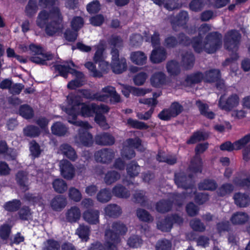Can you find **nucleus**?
Masks as SVG:
<instances>
[{"label": "nucleus", "mask_w": 250, "mask_h": 250, "mask_svg": "<svg viewBox=\"0 0 250 250\" xmlns=\"http://www.w3.org/2000/svg\"><path fill=\"white\" fill-rule=\"evenodd\" d=\"M205 3L203 0H192L189 4L190 10L194 12L201 11L205 6Z\"/></svg>", "instance_id": "052dcab7"}, {"label": "nucleus", "mask_w": 250, "mask_h": 250, "mask_svg": "<svg viewBox=\"0 0 250 250\" xmlns=\"http://www.w3.org/2000/svg\"><path fill=\"white\" fill-rule=\"evenodd\" d=\"M112 198L110 190L107 188L101 189L97 194L96 199L101 203L104 204L108 202Z\"/></svg>", "instance_id": "c9c22d12"}, {"label": "nucleus", "mask_w": 250, "mask_h": 250, "mask_svg": "<svg viewBox=\"0 0 250 250\" xmlns=\"http://www.w3.org/2000/svg\"><path fill=\"white\" fill-rule=\"evenodd\" d=\"M172 226L171 220L168 217L159 222L157 224L158 228L163 231H169L172 228Z\"/></svg>", "instance_id": "bf43d9fd"}, {"label": "nucleus", "mask_w": 250, "mask_h": 250, "mask_svg": "<svg viewBox=\"0 0 250 250\" xmlns=\"http://www.w3.org/2000/svg\"><path fill=\"white\" fill-rule=\"evenodd\" d=\"M20 114L26 119L32 118L34 116V111L28 105L24 104L20 107Z\"/></svg>", "instance_id": "49530a36"}, {"label": "nucleus", "mask_w": 250, "mask_h": 250, "mask_svg": "<svg viewBox=\"0 0 250 250\" xmlns=\"http://www.w3.org/2000/svg\"><path fill=\"white\" fill-rule=\"evenodd\" d=\"M23 132L24 135L27 136L35 137L39 136L41 131L38 127L34 125H29L24 128Z\"/></svg>", "instance_id": "4d7b16f0"}, {"label": "nucleus", "mask_w": 250, "mask_h": 250, "mask_svg": "<svg viewBox=\"0 0 250 250\" xmlns=\"http://www.w3.org/2000/svg\"><path fill=\"white\" fill-rule=\"evenodd\" d=\"M115 88L111 86H107L97 92V101L104 102L110 97L114 92Z\"/></svg>", "instance_id": "7c9ffc66"}, {"label": "nucleus", "mask_w": 250, "mask_h": 250, "mask_svg": "<svg viewBox=\"0 0 250 250\" xmlns=\"http://www.w3.org/2000/svg\"><path fill=\"white\" fill-rule=\"evenodd\" d=\"M175 183L179 188H182L184 189L189 188L191 192L194 193L195 189L193 188V184L190 175L188 177L186 176L184 172H179L175 175Z\"/></svg>", "instance_id": "9b49d317"}, {"label": "nucleus", "mask_w": 250, "mask_h": 250, "mask_svg": "<svg viewBox=\"0 0 250 250\" xmlns=\"http://www.w3.org/2000/svg\"><path fill=\"white\" fill-rule=\"evenodd\" d=\"M239 104V96L236 94H233L227 98H225L224 96H221L219 101L218 106L222 110L230 111L237 107Z\"/></svg>", "instance_id": "6e6552de"}, {"label": "nucleus", "mask_w": 250, "mask_h": 250, "mask_svg": "<svg viewBox=\"0 0 250 250\" xmlns=\"http://www.w3.org/2000/svg\"><path fill=\"white\" fill-rule=\"evenodd\" d=\"M112 191L115 196L120 198H127L130 195L129 191L121 184H118L114 187Z\"/></svg>", "instance_id": "cd10ccee"}, {"label": "nucleus", "mask_w": 250, "mask_h": 250, "mask_svg": "<svg viewBox=\"0 0 250 250\" xmlns=\"http://www.w3.org/2000/svg\"><path fill=\"white\" fill-rule=\"evenodd\" d=\"M204 78L202 73L196 72L191 74L187 77L186 82L190 84H195L201 82Z\"/></svg>", "instance_id": "864d4df0"}, {"label": "nucleus", "mask_w": 250, "mask_h": 250, "mask_svg": "<svg viewBox=\"0 0 250 250\" xmlns=\"http://www.w3.org/2000/svg\"><path fill=\"white\" fill-rule=\"evenodd\" d=\"M157 160L160 162H166L169 165H173L177 162V158L175 156L166 155L163 152H159Z\"/></svg>", "instance_id": "37998d69"}, {"label": "nucleus", "mask_w": 250, "mask_h": 250, "mask_svg": "<svg viewBox=\"0 0 250 250\" xmlns=\"http://www.w3.org/2000/svg\"><path fill=\"white\" fill-rule=\"evenodd\" d=\"M181 65L186 70L192 69L195 63V57L191 52H184L181 55Z\"/></svg>", "instance_id": "2eb2a0df"}, {"label": "nucleus", "mask_w": 250, "mask_h": 250, "mask_svg": "<svg viewBox=\"0 0 250 250\" xmlns=\"http://www.w3.org/2000/svg\"><path fill=\"white\" fill-rule=\"evenodd\" d=\"M60 245L59 243L53 239H48L43 243V250H59Z\"/></svg>", "instance_id": "6e6d98bb"}, {"label": "nucleus", "mask_w": 250, "mask_h": 250, "mask_svg": "<svg viewBox=\"0 0 250 250\" xmlns=\"http://www.w3.org/2000/svg\"><path fill=\"white\" fill-rule=\"evenodd\" d=\"M95 142L99 145L111 146L115 143V138L109 133H104L96 136Z\"/></svg>", "instance_id": "412c9836"}, {"label": "nucleus", "mask_w": 250, "mask_h": 250, "mask_svg": "<svg viewBox=\"0 0 250 250\" xmlns=\"http://www.w3.org/2000/svg\"><path fill=\"white\" fill-rule=\"evenodd\" d=\"M235 204L239 207H245L250 203V198L245 193L240 192L235 193L233 196Z\"/></svg>", "instance_id": "c85d7f7f"}, {"label": "nucleus", "mask_w": 250, "mask_h": 250, "mask_svg": "<svg viewBox=\"0 0 250 250\" xmlns=\"http://www.w3.org/2000/svg\"><path fill=\"white\" fill-rule=\"evenodd\" d=\"M81 212L80 208L73 206L67 209L65 213V218L67 222L75 223L77 222L81 218Z\"/></svg>", "instance_id": "4be33fe9"}, {"label": "nucleus", "mask_w": 250, "mask_h": 250, "mask_svg": "<svg viewBox=\"0 0 250 250\" xmlns=\"http://www.w3.org/2000/svg\"><path fill=\"white\" fill-rule=\"evenodd\" d=\"M189 20L188 12L186 11H180L176 17L171 18V24L174 30L177 31V27L185 25Z\"/></svg>", "instance_id": "f8f14e48"}, {"label": "nucleus", "mask_w": 250, "mask_h": 250, "mask_svg": "<svg viewBox=\"0 0 250 250\" xmlns=\"http://www.w3.org/2000/svg\"><path fill=\"white\" fill-rule=\"evenodd\" d=\"M241 35L236 30L232 29L228 31L224 35V41H240Z\"/></svg>", "instance_id": "8fccbe9b"}, {"label": "nucleus", "mask_w": 250, "mask_h": 250, "mask_svg": "<svg viewBox=\"0 0 250 250\" xmlns=\"http://www.w3.org/2000/svg\"><path fill=\"white\" fill-rule=\"evenodd\" d=\"M166 68L168 73L172 76H176L181 72L179 62L175 60H171L167 62Z\"/></svg>", "instance_id": "2f4dec72"}, {"label": "nucleus", "mask_w": 250, "mask_h": 250, "mask_svg": "<svg viewBox=\"0 0 250 250\" xmlns=\"http://www.w3.org/2000/svg\"><path fill=\"white\" fill-rule=\"evenodd\" d=\"M100 211L97 209H88L83 212V217L90 224L96 225L99 223Z\"/></svg>", "instance_id": "dca6fc26"}, {"label": "nucleus", "mask_w": 250, "mask_h": 250, "mask_svg": "<svg viewBox=\"0 0 250 250\" xmlns=\"http://www.w3.org/2000/svg\"><path fill=\"white\" fill-rule=\"evenodd\" d=\"M196 104L198 107L201 114L210 119L214 118V114L212 111H208V104L203 103L200 101H196Z\"/></svg>", "instance_id": "ea45409f"}, {"label": "nucleus", "mask_w": 250, "mask_h": 250, "mask_svg": "<svg viewBox=\"0 0 250 250\" xmlns=\"http://www.w3.org/2000/svg\"><path fill=\"white\" fill-rule=\"evenodd\" d=\"M68 121L70 123L80 127L78 134L75 137V143L84 146L91 145L93 143L92 136L87 130L91 128L90 125L87 122L71 121L70 119Z\"/></svg>", "instance_id": "39448f33"}, {"label": "nucleus", "mask_w": 250, "mask_h": 250, "mask_svg": "<svg viewBox=\"0 0 250 250\" xmlns=\"http://www.w3.org/2000/svg\"><path fill=\"white\" fill-rule=\"evenodd\" d=\"M171 207L170 201L163 200L158 202L156 205V210L161 213H165L170 210Z\"/></svg>", "instance_id": "a18cd8bd"}, {"label": "nucleus", "mask_w": 250, "mask_h": 250, "mask_svg": "<svg viewBox=\"0 0 250 250\" xmlns=\"http://www.w3.org/2000/svg\"><path fill=\"white\" fill-rule=\"evenodd\" d=\"M126 171L130 177H134L138 176L140 172L141 167L136 162L132 161L127 165Z\"/></svg>", "instance_id": "58836bf2"}, {"label": "nucleus", "mask_w": 250, "mask_h": 250, "mask_svg": "<svg viewBox=\"0 0 250 250\" xmlns=\"http://www.w3.org/2000/svg\"><path fill=\"white\" fill-rule=\"evenodd\" d=\"M62 16L58 7H53L49 11L42 10L37 17L36 23L41 29H44L45 33L52 36L61 29V23Z\"/></svg>", "instance_id": "f257e3e1"}, {"label": "nucleus", "mask_w": 250, "mask_h": 250, "mask_svg": "<svg viewBox=\"0 0 250 250\" xmlns=\"http://www.w3.org/2000/svg\"><path fill=\"white\" fill-rule=\"evenodd\" d=\"M29 49L34 55H40L44 56L47 60H52L54 56L50 52H46L41 46L34 44H31L29 47Z\"/></svg>", "instance_id": "393cba45"}, {"label": "nucleus", "mask_w": 250, "mask_h": 250, "mask_svg": "<svg viewBox=\"0 0 250 250\" xmlns=\"http://www.w3.org/2000/svg\"><path fill=\"white\" fill-rule=\"evenodd\" d=\"M115 157V152L111 148H104L96 151L94 155L95 161L103 164L110 163Z\"/></svg>", "instance_id": "1a4fd4ad"}, {"label": "nucleus", "mask_w": 250, "mask_h": 250, "mask_svg": "<svg viewBox=\"0 0 250 250\" xmlns=\"http://www.w3.org/2000/svg\"><path fill=\"white\" fill-rule=\"evenodd\" d=\"M21 206V203L20 200H14L12 201L7 203L4 205V208L9 211H15L20 208Z\"/></svg>", "instance_id": "e2e57ef3"}, {"label": "nucleus", "mask_w": 250, "mask_h": 250, "mask_svg": "<svg viewBox=\"0 0 250 250\" xmlns=\"http://www.w3.org/2000/svg\"><path fill=\"white\" fill-rule=\"evenodd\" d=\"M135 201L142 205H145L147 200L145 192L143 190H137L133 194Z\"/></svg>", "instance_id": "680f3d73"}, {"label": "nucleus", "mask_w": 250, "mask_h": 250, "mask_svg": "<svg viewBox=\"0 0 250 250\" xmlns=\"http://www.w3.org/2000/svg\"><path fill=\"white\" fill-rule=\"evenodd\" d=\"M171 248V242L167 239L159 240L156 246L157 250H170Z\"/></svg>", "instance_id": "338daca9"}, {"label": "nucleus", "mask_w": 250, "mask_h": 250, "mask_svg": "<svg viewBox=\"0 0 250 250\" xmlns=\"http://www.w3.org/2000/svg\"><path fill=\"white\" fill-rule=\"evenodd\" d=\"M67 99L69 104L68 107L62 109L72 117V119L70 118H69L71 121H77L76 118L80 110L83 116H91L95 113V104H92L89 105H86L81 104L76 100L75 98L72 96L68 97Z\"/></svg>", "instance_id": "20e7f679"}, {"label": "nucleus", "mask_w": 250, "mask_h": 250, "mask_svg": "<svg viewBox=\"0 0 250 250\" xmlns=\"http://www.w3.org/2000/svg\"><path fill=\"white\" fill-rule=\"evenodd\" d=\"M127 231L126 226L120 221L112 223L111 229L105 232V247L106 250H118V246L121 242V235Z\"/></svg>", "instance_id": "7ed1b4c3"}, {"label": "nucleus", "mask_w": 250, "mask_h": 250, "mask_svg": "<svg viewBox=\"0 0 250 250\" xmlns=\"http://www.w3.org/2000/svg\"><path fill=\"white\" fill-rule=\"evenodd\" d=\"M16 181L21 188L25 191L28 189V180L27 174L23 171H19L16 174Z\"/></svg>", "instance_id": "f704fd0d"}, {"label": "nucleus", "mask_w": 250, "mask_h": 250, "mask_svg": "<svg viewBox=\"0 0 250 250\" xmlns=\"http://www.w3.org/2000/svg\"><path fill=\"white\" fill-rule=\"evenodd\" d=\"M217 183L212 179H206L199 184L200 190H214L217 187Z\"/></svg>", "instance_id": "e433bc0d"}, {"label": "nucleus", "mask_w": 250, "mask_h": 250, "mask_svg": "<svg viewBox=\"0 0 250 250\" xmlns=\"http://www.w3.org/2000/svg\"><path fill=\"white\" fill-rule=\"evenodd\" d=\"M6 153L9 159L15 160L16 157L15 152L8 148L6 143L5 141H0V153Z\"/></svg>", "instance_id": "3c124183"}, {"label": "nucleus", "mask_w": 250, "mask_h": 250, "mask_svg": "<svg viewBox=\"0 0 250 250\" xmlns=\"http://www.w3.org/2000/svg\"><path fill=\"white\" fill-rule=\"evenodd\" d=\"M151 84L155 87L167 83L166 74L162 72H157L153 74L150 79Z\"/></svg>", "instance_id": "5701e85b"}, {"label": "nucleus", "mask_w": 250, "mask_h": 250, "mask_svg": "<svg viewBox=\"0 0 250 250\" xmlns=\"http://www.w3.org/2000/svg\"><path fill=\"white\" fill-rule=\"evenodd\" d=\"M69 198L76 202H80L82 199V194L81 191L74 187H70L68 190Z\"/></svg>", "instance_id": "603ef678"}, {"label": "nucleus", "mask_w": 250, "mask_h": 250, "mask_svg": "<svg viewBox=\"0 0 250 250\" xmlns=\"http://www.w3.org/2000/svg\"><path fill=\"white\" fill-rule=\"evenodd\" d=\"M126 125L133 128L138 129H146L148 126L145 123L129 118L127 120Z\"/></svg>", "instance_id": "de8ad7c7"}, {"label": "nucleus", "mask_w": 250, "mask_h": 250, "mask_svg": "<svg viewBox=\"0 0 250 250\" xmlns=\"http://www.w3.org/2000/svg\"><path fill=\"white\" fill-rule=\"evenodd\" d=\"M208 147V143L200 144L196 146L195 148V156L191 160V164L189 167V169L190 171L194 173L201 172L202 162L199 154L204 152Z\"/></svg>", "instance_id": "0eeeda50"}, {"label": "nucleus", "mask_w": 250, "mask_h": 250, "mask_svg": "<svg viewBox=\"0 0 250 250\" xmlns=\"http://www.w3.org/2000/svg\"><path fill=\"white\" fill-rule=\"evenodd\" d=\"M105 215L111 218H117L122 213L121 208L116 204H110L104 209Z\"/></svg>", "instance_id": "aec40b11"}, {"label": "nucleus", "mask_w": 250, "mask_h": 250, "mask_svg": "<svg viewBox=\"0 0 250 250\" xmlns=\"http://www.w3.org/2000/svg\"><path fill=\"white\" fill-rule=\"evenodd\" d=\"M208 137V134L207 132L197 131L193 133L187 143L188 144H195L198 142L206 140Z\"/></svg>", "instance_id": "4c0bfd02"}, {"label": "nucleus", "mask_w": 250, "mask_h": 250, "mask_svg": "<svg viewBox=\"0 0 250 250\" xmlns=\"http://www.w3.org/2000/svg\"><path fill=\"white\" fill-rule=\"evenodd\" d=\"M59 168L61 176L66 180H72L75 175L73 165L67 160L62 159L59 162Z\"/></svg>", "instance_id": "9d476101"}, {"label": "nucleus", "mask_w": 250, "mask_h": 250, "mask_svg": "<svg viewBox=\"0 0 250 250\" xmlns=\"http://www.w3.org/2000/svg\"><path fill=\"white\" fill-rule=\"evenodd\" d=\"M121 178L120 174L115 170H109L105 174L103 180L106 185H110L119 180Z\"/></svg>", "instance_id": "c756f323"}, {"label": "nucleus", "mask_w": 250, "mask_h": 250, "mask_svg": "<svg viewBox=\"0 0 250 250\" xmlns=\"http://www.w3.org/2000/svg\"><path fill=\"white\" fill-rule=\"evenodd\" d=\"M224 42V47L232 53V59H236L238 57L236 52L239 48L240 41H228Z\"/></svg>", "instance_id": "72a5a7b5"}, {"label": "nucleus", "mask_w": 250, "mask_h": 250, "mask_svg": "<svg viewBox=\"0 0 250 250\" xmlns=\"http://www.w3.org/2000/svg\"><path fill=\"white\" fill-rule=\"evenodd\" d=\"M76 233L81 239L86 241L89 238L90 228L84 224H81L77 229Z\"/></svg>", "instance_id": "79ce46f5"}, {"label": "nucleus", "mask_w": 250, "mask_h": 250, "mask_svg": "<svg viewBox=\"0 0 250 250\" xmlns=\"http://www.w3.org/2000/svg\"><path fill=\"white\" fill-rule=\"evenodd\" d=\"M133 148H138L141 151L144 150L141 147V141L138 138L128 139L125 142L122 151V156L127 159H131L135 156Z\"/></svg>", "instance_id": "423d86ee"}, {"label": "nucleus", "mask_w": 250, "mask_h": 250, "mask_svg": "<svg viewBox=\"0 0 250 250\" xmlns=\"http://www.w3.org/2000/svg\"><path fill=\"white\" fill-rule=\"evenodd\" d=\"M220 77L219 70L213 69L207 71L205 74V79L208 82L217 81Z\"/></svg>", "instance_id": "09e8293b"}, {"label": "nucleus", "mask_w": 250, "mask_h": 250, "mask_svg": "<svg viewBox=\"0 0 250 250\" xmlns=\"http://www.w3.org/2000/svg\"><path fill=\"white\" fill-rule=\"evenodd\" d=\"M83 18L79 16L74 17L71 21V26L75 31L80 30L83 26Z\"/></svg>", "instance_id": "0e129e2a"}, {"label": "nucleus", "mask_w": 250, "mask_h": 250, "mask_svg": "<svg viewBox=\"0 0 250 250\" xmlns=\"http://www.w3.org/2000/svg\"><path fill=\"white\" fill-rule=\"evenodd\" d=\"M38 6L35 0H30L25 7V12L28 17L34 16L37 12Z\"/></svg>", "instance_id": "5fc2aeb1"}, {"label": "nucleus", "mask_w": 250, "mask_h": 250, "mask_svg": "<svg viewBox=\"0 0 250 250\" xmlns=\"http://www.w3.org/2000/svg\"><path fill=\"white\" fill-rule=\"evenodd\" d=\"M70 73L74 74L76 76V79L70 81L67 84V87L69 89H74L83 85L84 83V78L83 74L74 69H72Z\"/></svg>", "instance_id": "6ab92c4d"}, {"label": "nucleus", "mask_w": 250, "mask_h": 250, "mask_svg": "<svg viewBox=\"0 0 250 250\" xmlns=\"http://www.w3.org/2000/svg\"><path fill=\"white\" fill-rule=\"evenodd\" d=\"M111 67L113 72L116 74H120L125 71L127 68L126 60L121 58L116 61L111 62Z\"/></svg>", "instance_id": "a878e982"}, {"label": "nucleus", "mask_w": 250, "mask_h": 250, "mask_svg": "<svg viewBox=\"0 0 250 250\" xmlns=\"http://www.w3.org/2000/svg\"><path fill=\"white\" fill-rule=\"evenodd\" d=\"M233 184L238 187L249 186L250 178L244 172L238 173L233 180Z\"/></svg>", "instance_id": "473e14b6"}, {"label": "nucleus", "mask_w": 250, "mask_h": 250, "mask_svg": "<svg viewBox=\"0 0 250 250\" xmlns=\"http://www.w3.org/2000/svg\"><path fill=\"white\" fill-rule=\"evenodd\" d=\"M55 191L59 193H64L67 189L66 183L62 179H56L52 183Z\"/></svg>", "instance_id": "a19ab883"}, {"label": "nucleus", "mask_w": 250, "mask_h": 250, "mask_svg": "<svg viewBox=\"0 0 250 250\" xmlns=\"http://www.w3.org/2000/svg\"><path fill=\"white\" fill-rule=\"evenodd\" d=\"M169 109L171 112V115L175 117L183 111V107L179 103L174 102L171 104Z\"/></svg>", "instance_id": "69168bd1"}, {"label": "nucleus", "mask_w": 250, "mask_h": 250, "mask_svg": "<svg viewBox=\"0 0 250 250\" xmlns=\"http://www.w3.org/2000/svg\"><path fill=\"white\" fill-rule=\"evenodd\" d=\"M130 58L132 62L138 65H144L147 60L146 55L143 52L139 51L132 52Z\"/></svg>", "instance_id": "bb28decb"}, {"label": "nucleus", "mask_w": 250, "mask_h": 250, "mask_svg": "<svg viewBox=\"0 0 250 250\" xmlns=\"http://www.w3.org/2000/svg\"><path fill=\"white\" fill-rule=\"evenodd\" d=\"M52 133L56 136H64L69 133L68 128L62 123L57 122L51 126Z\"/></svg>", "instance_id": "b1692460"}, {"label": "nucleus", "mask_w": 250, "mask_h": 250, "mask_svg": "<svg viewBox=\"0 0 250 250\" xmlns=\"http://www.w3.org/2000/svg\"><path fill=\"white\" fill-rule=\"evenodd\" d=\"M136 214L139 219L142 221L152 222L153 220V217L148 212L144 209H138L136 211Z\"/></svg>", "instance_id": "13d9d810"}, {"label": "nucleus", "mask_w": 250, "mask_h": 250, "mask_svg": "<svg viewBox=\"0 0 250 250\" xmlns=\"http://www.w3.org/2000/svg\"><path fill=\"white\" fill-rule=\"evenodd\" d=\"M250 216L243 211L235 212L232 214L229 220L234 225H242L246 223L249 220Z\"/></svg>", "instance_id": "f3484780"}, {"label": "nucleus", "mask_w": 250, "mask_h": 250, "mask_svg": "<svg viewBox=\"0 0 250 250\" xmlns=\"http://www.w3.org/2000/svg\"><path fill=\"white\" fill-rule=\"evenodd\" d=\"M167 56L166 49L163 47H158L151 51L149 59L152 63L158 64L164 62L167 59Z\"/></svg>", "instance_id": "4468645a"}, {"label": "nucleus", "mask_w": 250, "mask_h": 250, "mask_svg": "<svg viewBox=\"0 0 250 250\" xmlns=\"http://www.w3.org/2000/svg\"><path fill=\"white\" fill-rule=\"evenodd\" d=\"M58 153L63 155L72 161H76L78 158L75 149L71 145L67 143L62 144L59 146Z\"/></svg>", "instance_id": "ddd939ff"}, {"label": "nucleus", "mask_w": 250, "mask_h": 250, "mask_svg": "<svg viewBox=\"0 0 250 250\" xmlns=\"http://www.w3.org/2000/svg\"><path fill=\"white\" fill-rule=\"evenodd\" d=\"M234 187L232 184L226 183L223 184L218 188L217 193L219 196H224L231 193Z\"/></svg>", "instance_id": "c03bdc74"}, {"label": "nucleus", "mask_w": 250, "mask_h": 250, "mask_svg": "<svg viewBox=\"0 0 250 250\" xmlns=\"http://www.w3.org/2000/svg\"><path fill=\"white\" fill-rule=\"evenodd\" d=\"M250 142V133L235 142L236 150H239Z\"/></svg>", "instance_id": "774afa93"}, {"label": "nucleus", "mask_w": 250, "mask_h": 250, "mask_svg": "<svg viewBox=\"0 0 250 250\" xmlns=\"http://www.w3.org/2000/svg\"><path fill=\"white\" fill-rule=\"evenodd\" d=\"M222 40L221 34L218 32H212L206 35L203 42L199 37L193 38L192 46L197 53L205 51L209 54L213 53L221 47Z\"/></svg>", "instance_id": "f03ea898"}, {"label": "nucleus", "mask_w": 250, "mask_h": 250, "mask_svg": "<svg viewBox=\"0 0 250 250\" xmlns=\"http://www.w3.org/2000/svg\"><path fill=\"white\" fill-rule=\"evenodd\" d=\"M67 204V199L64 196L57 195L51 200L50 206L54 210L61 211L65 207Z\"/></svg>", "instance_id": "a211bd4d"}]
</instances>
